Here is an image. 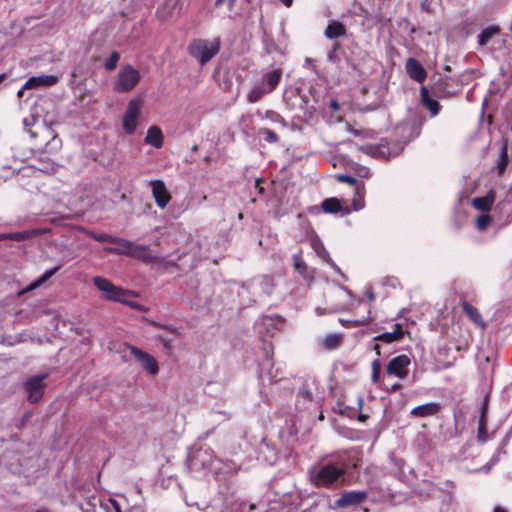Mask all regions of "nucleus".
Returning <instances> with one entry per match:
<instances>
[{
  "mask_svg": "<svg viewBox=\"0 0 512 512\" xmlns=\"http://www.w3.org/2000/svg\"><path fill=\"white\" fill-rule=\"evenodd\" d=\"M409 364L410 359L407 355H399L390 360L386 367V373L399 378H405L407 376V367Z\"/></svg>",
  "mask_w": 512,
  "mask_h": 512,
  "instance_id": "obj_10",
  "label": "nucleus"
},
{
  "mask_svg": "<svg viewBox=\"0 0 512 512\" xmlns=\"http://www.w3.org/2000/svg\"><path fill=\"white\" fill-rule=\"evenodd\" d=\"M331 107L336 110V109H338L339 105L335 100H332Z\"/></svg>",
  "mask_w": 512,
  "mask_h": 512,
  "instance_id": "obj_59",
  "label": "nucleus"
},
{
  "mask_svg": "<svg viewBox=\"0 0 512 512\" xmlns=\"http://www.w3.org/2000/svg\"><path fill=\"white\" fill-rule=\"evenodd\" d=\"M314 249L317 252V254L319 255V257H321L324 261H326V259H328V257H330L329 253L325 250L322 243L316 242L314 244Z\"/></svg>",
  "mask_w": 512,
  "mask_h": 512,
  "instance_id": "obj_38",
  "label": "nucleus"
},
{
  "mask_svg": "<svg viewBox=\"0 0 512 512\" xmlns=\"http://www.w3.org/2000/svg\"><path fill=\"white\" fill-rule=\"evenodd\" d=\"M487 409V401L484 402L482 406V414L481 418L479 420V427H478V439L479 441H486V420H485V414Z\"/></svg>",
  "mask_w": 512,
  "mask_h": 512,
  "instance_id": "obj_29",
  "label": "nucleus"
},
{
  "mask_svg": "<svg viewBox=\"0 0 512 512\" xmlns=\"http://www.w3.org/2000/svg\"><path fill=\"white\" fill-rule=\"evenodd\" d=\"M89 236L94 239L97 242L104 243V242H110L120 245V242H122V238L115 237L106 233H94L90 232Z\"/></svg>",
  "mask_w": 512,
  "mask_h": 512,
  "instance_id": "obj_28",
  "label": "nucleus"
},
{
  "mask_svg": "<svg viewBox=\"0 0 512 512\" xmlns=\"http://www.w3.org/2000/svg\"><path fill=\"white\" fill-rule=\"evenodd\" d=\"M267 117L270 118L272 121L275 122H284L283 118L276 112L273 111H267Z\"/></svg>",
  "mask_w": 512,
  "mask_h": 512,
  "instance_id": "obj_45",
  "label": "nucleus"
},
{
  "mask_svg": "<svg viewBox=\"0 0 512 512\" xmlns=\"http://www.w3.org/2000/svg\"><path fill=\"white\" fill-rule=\"evenodd\" d=\"M108 249H122V250H124V251H125V250H126V251H127V250L129 251V250H130V248H128V247H127V246H125V245H118V247H105V248H104V250H105L106 252H108Z\"/></svg>",
  "mask_w": 512,
  "mask_h": 512,
  "instance_id": "obj_49",
  "label": "nucleus"
},
{
  "mask_svg": "<svg viewBox=\"0 0 512 512\" xmlns=\"http://www.w3.org/2000/svg\"><path fill=\"white\" fill-rule=\"evenodd\" d=\"M150 186L157 206L161 209L166 208L170 202L171 195L165 183L162 180H151Z\"/></svg>",
  "mask_w": 512,
  "mask_h": 512,
  "instance_id": "obj_9",
  "label": "nucleus"
},
{
  "mask_svg": "<svg viewBox=\"0 0 512 512\" xmlns=\"http://www.w3.org/2000/svg\"><path fill=\"white\" fill-rule=\"evenodd\" d=\"M140 73L130 64L123 66L114 83V91L117 93H127L133 90L140 81Z\"/></svg>",
  "mask_w": 512,
  "mask_h": 512,
  "instance_id": "obj_3",
  "label": "nucleus"
},
{
  "mask_svg": "<svg viewBox=\"0 0 512 512\" xmlns=\"http://www.w3.org/2000/svg\"><path fill=\"white\" fill-rule=\"evenodd\" d=\"M46 377V374L35 375L28 378L25 382L24 389L28 394V401L30 403H36L42 398L45 387L44 380Z\"/></svg>",
  "mask_w": 512,
  "mask_h": 512,
  "instance_id": "obj_6",
  "label": "nucleus"
},
{
  "mask_svg": "<svg viewBox=\"0 0 512 512\" xmlns=\"http://www.w3.org/2000/svg\"><path fill=\"white\" fill-rule=\"evenodd\" d=\"M26 88H24V86L18 91V97H22L23 96V92Z\"/></svg>",
  "mask_w": 512,
  "mask_h": 512,
  "instance_id": "obj_61",
  "label": "nucleus"
},
{
  "mask_svg": "<svg viewBox=\"0 0 512 512\" xmlns=\"http://www.w3.org/2000/svg\"><path fill=\"white\" fill-rule=\"evenodd\" d=\"M404 337V332L400 331H391L385 332L375 337V340L381 341L384 343H393L395 341H399Z\"/></svg>",
  "mask_w": 512,
  "mask_h": 512,
  "instance_id": "obj_26",
  "label": "nucleus"
},
{
  "mask_svg": "<svg viewBox=\"0 0 512 512\" xmlns=\"http://www.w3.org/2000/svg\"><path fill=\"white\" fill-rule=\"evenodd\" d=\"M111 503H112L113 508L115 509V511H116V512H121L120 506H119V504L117 503V501H115V500H111Z\"/></svg>",
  "mask_w": 512,
  "mask_h": 512,
  "instance_id": "obj_51",
  "label": "nucleus"
},
{
  "mask_svg": "<svg viewBox=\"0 0 512 512\" xmlns=\"http://www.w3.org/2000/svg\"><path fill=\"white\" fill-rule=\"evenodd\" d=\"M341 342V336L338 334H329L324 339V346L327 349H335Z\"/></svg>",
  "mask_w": 512,
  "mask_h": 512,
  "instance_id": "obj_33",
  "label": "nucleus"
},
{
  "mask_svg": "<svg viewBox=\"0 0 512 512\" xmlns=\"http://www.w3.org/2000/svg\"><path fill=\"white\" fill-rule=\"evenodd\" d=\"M234 2L235 0H216L215 5L219 7L222 4H227L228 10L231 11L234 6Z\"/></svg>",
  "mask_w": 512,
  "mask_h": 512,
  "instance_id": "obj_47",
  "label": "nucleus"
},
{
  "mask_svg": "<svg viewBox=\"0 0 512 512\" xmlns=\"http://www.w3.org/2000/svg\"><path fill=\"white\" fill-rule=\"evenodd\" d=\"M500 29L498 26H489L485 28L479 35H478V43L481 46H485L495 35L499 34Z\"/></svg>",
  "mask_w": 512,
  "mask_h": 512,
  "instance_id": "obj_23",
  "label": "nucleus"
},
{
  "mask_svg": "<svg viewBox=\"0 0 512 512\" xmlns=\"http://www.w3.org/2000/svg\"><path fill=\"white\" fill-rule=\"evenodd\" d=\"M299 397L303 398L304 400L311 401L312 393L307 389L306 386H302L299 390Z\"/></svg>",
  "mask_w": 512,
  "mask_h": 512,
  "instance_id": "obj_42",
  "label": "nucleus"
},
{
  "mask_svg": "<svg viewBox=\"0 0 512 512\" xmlns=\"http://www.w3.org/2000/svg\"><path fill=\"white\" fill-rule=\"evenodd\" d=\"M368 298H369L370 301H374L375 296H374V293H373L372 290L369 291Z\"/></svg>",
  "mask_w": 512,
  "mask_h": 512,
  "instance_id": "obj_58",
  "label": "nucleus"
},
{
  "mask_svg": "<svg viewBox=\"0 0 512 512\" xmlns=\"http://www.w3.org/2000/svg\"><path fill=\"white\" fill-rule=\"evenodd\" d=\"M346 466L342 462L327 461L314 465L310 471V481L318 488H333L344 482Z\"/></svg>",
  "mask_w": 512,
  "mask_h": 512,
  "instance_id": "obj_1",
  "label": "nucleus"
},
{
  "mask_svg": "<svg viewBox=\"0 0 512 512\" xmlns=\"http://www.w3.org/2000/svg\"><path fill=\"white\" fill-rule=\"evenodd\" d=\"M58 82L54 75H39L30 77L24 84V88H36L40 86H53Z\"/></svg>",
  "mask_w": 512,
  "mask_h": 512,
  "instance_id": "obj_14",
  "label": "nucleus"
},
{
  "mask_svg": "<svg viewBox=\"0 0 512 512\" xmlns=\"http://www.w3.org/2000/svg\"><path fill=\"white\" fill-rule=\"evenodd\" d=\"M350 132L355 136H361V132L359 130L351 129Z\"/></svg>",
  "mask_w": 512,
  "mask_h": 512,
  "instance_id": "obj_57",
  "label": "nucleus"
},
{
  "mask_svg": "<svg viewBox=\"0 0 512 512\" xmlns=\"http://www.w3.org/2000/svg\"><path fill=\"white\" fill-rule=\"evenodd\" d=\"M381 372V362L379 359H376L372 362V381L376 383L379 380Z\"/></svg>",
  "mask_w": 512,
  "mask_h": 512,
  "instance_id": "obj_36",
  "label": "nucleus"
},
{
  "mask_svg": "<svg viewBox=\"0 0 512 512\" xmlns=\"http://www.w3.org/2000/svg\"><path fill=\"white\" fill-rule=\"evenodd\" d=\"M315 312H316V314H317V315L321 316V315H324V314H326V313H332L333 311H330V310H329V311H327V310H326V309H324V308L317 307V308L315 309Z\"/></svg>",
  "mask_w": 512,
  "mask_h": 512,
  "instance_id": "obj_48",
  "label": "nucleus"
},
{
  "mask_svg": "<svg viewBox=\"0 0 512 512\" xmlns=\"http://www.w3.org/2000/svg\"><path fill=\"white\" fill-rule=\"evenodd\" d=\"M326 262L334 269L336 273L341 275L346 280V276L342 273L341 269L334 263V261L330 257L326 259Z\"/></svg>",
  "mask_w": 512,
  "mask_h": 512,
  "instance_id": "obj_46",
  "label": "nucleus"
},
{
  "mask_svg": "<svg viewBox=\"0 0 512 512\" xmlns=\"http://www.w3.org/2000/svg\"><path fill=\"white\" fill-rule=\"evenodd\" d=\"M128 348L148 373L155 375L158 372V364L153 356L134 346H129Z\"/></svg>",
  "mask_w": 512,
  "mask_h": 512,
  "instance_id": "obj_11",
  "label": "nucleus"
},
{
  "mask_svg": "<svg viewBox=\"0 0 512 512\" xmlns=\"http://www.w3.org/2000/svg\"><path fill=\"white\" fill-rule=\"evenodd\" d=\"M120 245H125L128 248H130V250L124 251L122 249H108V253L117 254V255H126V256L141 260L145 263H149L153 260V257L148 252L147 245L136 244L134 242L128 241L123 238H122V242H120Z\"/></svg>",
  "mask_w": 512,
  "mask_h": 512,
  "instance_id": "obj_4",
  "label": "nucleus"
},
{
  "mask_svg": "<svg viewBox=\"0 0 512 512\" xmlns=\"http://www.w3.org/2000/svg\"><path fill=\"white\" fill-rule=\"evenodd\" d=\"M373 350L376 351L377 355L379 356L380 355V345L379 344H375L373 346Z\"/></svg>",
  "mask_w": 512,
  "mask_h": 512,
  "instance_id": "obj_55",
  "label": "nucleus"
},
{
  "mask_svg": "<svg viewBox=\"0 0 512 512\" xmlns=\"http://www.w3.org/2000/svg\"><path fill=\"white\" fill-rule=\"evenodd\" d=\"M368 497L365 491H345L340 498L335 501V507L347 508L362 504Z\"/></svg>",
  "mask_w": 512,
  "mask_h": 512,
  "instance_id": "obj_8",
  "label": "nucleus"
},
{
  "mask_svg": "<svg viewBox=\"0 0 512 512\" xmlns=\"http://www.w3.org/2000/svg\"><path fill=\"white\" fill-rule=\"evenodd\" d=\"M286 7H290L293 3V0H280Z\"/></svg>",
  "mask_w": 512,
  "mask_h": 512,
  "instance_id": "obj_54",
  "label": "nucleus"
},
{
  "mask_svg": "<svg viewBox=\"0 0 512 512\" xmlns=\"http://www.w3.org/2000/svg\"><path fill=\"white\" fill-rule=\"evenodd\" d=\"M441 405L436 402H429L417 407H414L410 414L415 417H428L433 416L439 412Z\"/></svg>",
  "mask_w": 512,
  "mask_h": 512,
  "instance_id": "obj_15",
  "label": "nucleus"
},
{
  "mask_svg": "<svg viewBox=\"0 0 512 512\" xmlns=\"http://www.w3.org/2000/svg\"><path fill=\"white\" fill-rule=\"evenodd\" d=\"M93 283L100 291L104 293V296L107 299L114 301H123L122 297L124 296L125 292L121 288L115 286L106 278L96 276L93 278Z\"/></svg>",
  "mask_w": 512,
  "mask_h": 512,
  "instance_id": "obj_7",
  "label": "nucleus"
},
{
  "mask_svg": "<svg viewBox=\"0 0 512 512\" xmlns=\"http://www.w3.org/2000/svg\"><path fill=\"white\" fill-rule=\"evenodd\" d=\"M181 11L180 0H167L162 9L158 10V14L162 19L172 17Z\"/></svg>",
  "mask_w": 512,
  "mask_h": 512,
  "instance_id": "obj_17",
  "label": "nucleus"
},
{
  "mask_svg": "<svg viewBox=\"0 0 512 512\" xmlns=\"http://www.w3.org/2000/svg\"><path fill=\"white\" fill-rule=\"evenodd\" d=\"M393 331H400V332H404L403 329H402V325L399 324V323H396L394 325V330Z\"/></svg>",
  "mask_w": 512,
  "mask_h": 512,
  "instance_id": "obj_53",
  "label": "nucleus"
},
{
  "mask_svg": "<svg viewBox=\"0 0 512 512\" xmlns=\"http://www.w3.org/2000/svg\"><path fill=\"white\" fill-rule=\"evenodd\" d=\"M363 208V204H355V209L359 210Z\"/></svg>",
  "mask_w": 512,
  "mask_h": 512,
  "instance_id": "obj_63",
  "label": "nucleus"
},
{
  "mask_svg": "<svg viewBox=\"0 0 512 512\" xmlns=\"http://www.w3.org/2000/svg\"><path fill=\"white\" fill-rule=\"evenodd\" d=\"M4 78H5V75H4V74H1V75H0V83L4 80Z\"/></svg>",
  "mask_w": 512,
  "mask_h": 512,
  "instance_id": "obj_64",
  "label": "nucleus"
},
{
  "mask_svg": "<svg viewBox=\"0 0 512 512\" xmlns=\"http://www.w3.org/2000/svg\"><path fill=\"white\" fill-rule=\"evenodd\" d=\"M337 179L340 181V182H343V183H348L350 185H355L357 183V180L352 177V176H349V175H344V174H339L337 176Z\"/></svg>",
  "mask_w": 512,
  "mask_h": 512,
  "instance_id": "obj_41",
  "label": "nucleus"
},
{
  "mask_svg": "<svg viewBox=\"0 0 512 512\" xmlns=\"http://www.w3.org/2000/svg\"><path fill=\"white\" fill-rule=\"evenodd\" d=\"M262 134L264 135V140L269 142V143H275L278 141V136L277 134L270 130V129H264L262 131Z\"/></svg>",
  "mask_w": 512,
  "mask_h": 512,
  "instance_id": "obj_37",
  "label": "nucleus"
},
{
  "mask_svg": "<svg viewBox=\"0 0 512 512\" xmlns=\"http://www.w3.org/2000/svg\"><path fill=\"white\" fill-rule=\"evenodd\" d=\"M339 48V45L338 44H334L333 46V49L331 51H329L328 55H327V58H328V61L332 62V63H336L337 62V56H336V50Z\"/></svg>",
  "mask_w": 512,
  "mask_h": 512,
  "instance_id": "obj_44",
  "label": "nucleus"
},
{
  "mask_svg": "<svg viewBox=\"0 0 512 512\" xmlns=\"http://www.w3.org/2000/svg\"><path fill=\"white\" fill-rule=\"evenodd\" d=\"M321 207L324 212L332 214L338 213L342 209L340 201L337 198L333 197L325 199L322 202Z\"/></svg>",
  "mask_w": 512,
  "mask_h": 512,
  "instance_id": "obj_25",
  "label": "nucleus"
},
{
  "mask_svg": "<svg viewBox=\"0 0 512 512\" xmlns=\"http://www.w3.org/2000/svg\"><path fill=\"white\" fill-rule=\"evenodd\" d=\"M357 149L368 155H375L377 148L372 145L358 146Z\"/></svg>",
  "mask_w": 512,
  "mask_h": 512,
  "instance_id": "obj_43",
  "label": "nucleus"
},
{
  "mask_svg": "<svg viewBox=\"0 0 512 512\" xmlns=\"http://www.w3.org/2000/svg\"><path fill=\"white\" fill-rule=\"evenodd\" d=\"M33 121H34V118H31V120L29 118H24L23 124H24V126H30Z\"/></svg>",
  "mask_w": 512,
  "mask_h": 512,
  "instance_id": "obj_52",
  "label": "nucleus"
},
{
  "mask_svg": "<svg viewBox=\"0 0 512 512\" xmlns=\"http://www.w3.org/2000/svg\"><path fill=\"white\" fill-rule=\"evenodd\" d=\"M28 237H29L28 231L0 234V240L10 239V240L18 241V242L23 241V240L27 239Z\"/></svg>",
  "mask_w": 512,
  "mask_h": 512,
  "instance_id": "obj_34",
  "label": "nucleus"
},
{
  "mask_svg": "<svg viewBox=\"0 0 512 512\" xmlns=\"http://www.w3.org/2000/svg\"><path fill=\"white\" fill-rule=\"evenodd\" d=\"M59 270V266L54 267L50 270H47L42 276H40L37 280L32 282L29 286V289H35L45 283L48 279H50L57 271Z\"/></svg>",
  "mask_w": 512,
  "mask_h": 512,
  "instance_id": "obj_30",
  "label": "nucleus"
},
{
  "mask_svg": "<svg viewBox=\"0 0 512 512\" xmlns=\"http://www.w3.org/2000/svg\"><path fill=\"white\" fill-rule=\"evenodd\" d=\"M39 169L41 171H44L46 173H51L56 170V165L53 162H43L41 161Z\"/></svg>",
  "mask_w": 512,
  "mask_h": 512,
  "instance_id": "obj_40",
  "label": "nucleus"
},
{
  "mask_svg": "<svg viewBox=\"0 0 512 512\" xmlns=\"http://www.w3.org/2000/svg\"><path fill=\"white\" fill-rule=\"evenodd\" d=\"M401 387V385L399 383H395L394 385H392L391 387V391H396L397 389H399Z\"/></svg>",
  "mask_w": 512,
  "mask_h": 512,
  "instance_id": "obj_56",
  "label": "nucleus"
},
{
  "mask_svg": "<svg viewBox=\"0 0 512 512\" xmlns=\"http://www.w3.org/2000/svg\"><path fill=\"white\" fill-rule=\"evenodd\" d=\"M282 77L281 69H274L263 75L261 79V83L265 86V88L270 92H272L280 82Z\"/></svg>",
  "mask_w": 512,
  "mask_h": 512,
  "instance_id": "obj_16",
  "label": "nucleus"
},
{
  "mask_svg": "<svg viewBox=\"0 0 512 512\" xmlns=\"http://www.w3.org/2000/svg\"><path fill=\"white\" fill-rule=\"evenodd\" d=\"M356 194H357L359 197H361V198H362V197H363V195H364V186H361V187H360V186H358V187L356 188Z\"/></svg>",
  "mask_w": 512,
  "mask_h": 512,
  "instance_id": "obj_50",
  "label": "nucleus"
},
{
  "mask_svg": "<svg viewBox=\"0 0 512 512\" xmlns=\"http://www.w3.org/2000/svg\"><path fill=\"white\" fill-rule=\"evenodd\" d=\"M220 39H194L188 47L189 54L195 58L200 65H205L220 51Z\"/></svg>",
  "mask_w": 512,
  "mask_h": 512,
  "instance_id": "obj_2",
  "label": "nucleus"
},
{
  "mask_svg": "<svg viewBox=\"0 0 512 512\" xmlns=\"http://www.w3.org/2000/svg\"><path fill=\"white\" fill-rule=\"evenodd\" d=\"M463 310L467 314V316L470 318V320L473 321L475 324L479 325L480 327L485 326L482 316L479 313V311L477 310V308H475L471 304L465 302L463 304Z\"/></svg>",
  "mask_w": 512,
  "mask_h": 512,
  "instance_id": "obj_21",
  "label": "nucleus"
},
{
  "mask_svg": "<svg viewBox=\"0 0 512 512\" xmlns=\"http://www.w3.org/2000/svg\"><path fill=\"white\" fill-rule=\"evenodd\" d=\"M143 100L140 98L132 99L127 107L123 118V127L128 134H132L138 125Z\"/></svg>",
  "mask_w": 512,
  "mask_h": 512,
  "instance_id": "obj_5",
  "label": "nucleus"
},
{
  "mask_svg": "<svg viewBox=\"0 0 512 512\" xmlns=\"http://www.w3.org/2000/svg\"><path fill=\"white\" fill-rule=\"evenodd\" d=\"M268 93L269 91L265 88V86L261 82H258L252 87L251 91L249 92L248 101L250 103H256L262 98V96Z\"/></svg>",
  "mask_w": 512,
  "mask_h": 512,
  "instance_id": "obj_22",
  "label": "nucleus"
},
{
  "mask_svg": "<svg viewBox=\"0 0 512 512\" xmlns=\"http://www.w3.org/2000/svg\"><path fill=\"white\" fill-rule=\"evenodd\" d=\"M492 200L488 197H479L473 199V206L481 211H487L492 205Z\"/></svg>",
  "mask_w": 512,
  "mask_h": 512,
  "instance_id": "obj_31",
  "label": "nucleus"
},
{
  "mask_svg": "<svg viewBox=\"0 0 512 512\" xmlns=\"http://www.w3.org/2000/svg\"><path fill=\"white\" fill-rule=\"evenodd\" d=\"M214 459L210 454L209 449H200L196 452L193 458L190 461L192 468H197L201 466L203 469L210 468L213 466Z\"/></svg>",
  "mask_w": 512,
  "mask_h": 512,
  "instance_id": "obj_13",
  "label": "nucleus"
},
{
  "mask_svg": "<svg viewBox=\"0 0 512 512\" xmlns=\"http://www.w3.org/2000/svg\"><path fill=\"white\" fill-rule=\"evenodd\" d=\"M421 100L424 106L431 112L433 116H436L440 110V104L437 100L430 98L429 91L426 87H422L420 91Z\"/></svg>",
  "mask_w": 512,
  "mask_h": 512,
  "instance_id": "obj_19",
  "label": "nucleus"
},
{
  "mask_svg": "<svg viewBox=\"0 0 512 512\" xmlns=\"http://www.w3.org/2000/svg\"><path fill=\"white\" fill-rule=\"evenodd\" d=\"M340 288H341L342 290H344L345 292H347L348 294H350V293H351V292H350V290H349V289H347L346 287H344L343 285H340Z\"/></svg>",
  "mask_w": 512,
  "mask_h": 512,
  "instance_id": "obj_62",
  "label": "nucleus"
},
{
  "mask_svg": "<svg viewBox=\"0 0 512 512\" xmlns=\"http://www.w3.org/2000/svg\"><path fill=\"white\" fill-rule=\"evenodd\" d=\"M294 266L295 269L304 276V272L307 269V266L300 257L294 256Z\"/></svg>",
  "mask_w": 512,
  "mask_h": 512,
  "instance_id": "obj_39",
  "label": "nucleus"
},
{
  "mask_svg": "<svg viewBox=\"0 0 512 512\" xmlns=\"http://www.w3.org/2000/svg\"><path fill=\"white\" fill-rule=\"evenodd\" d=\"M406 71L413 80L419 83H422L427 76V73L423 66L414 58H409L407 60Z\"/></svg>",
  "mask_w": 512,
  "mask_h": 512,
  "instance_id": "obj_12",
  "label": "nucleus"
},
{
  "mask_svg": "<svg viewBox=\"0 0 512 512\" xmlns=\"http://www.w3.org/2000/svg\"><path fill=\"white\" fill-rule=\"evenodd\" d=\"M494 512H507L505 509L501 508V507H496L494 509Z\"/></svg>",
  "mask_w": 512,
  "mask_h": 512,
  "instance_id": "obj_60",
  "label": "nucleus"
},
{
  "mask_svg": "<svg viewBox=\"0 0 512 512\" xmlns=\"http://www.w3.org/2000/svg\"><path fill=\"white\" fill-rule=\"evenodd\" d=\"M508 163V149H507V143L503 142L500 149V155L496 164V168L498 169L499 173H503L504 170L507 167Z\"/></svg>",
  "mask_w": 512,
  "mask_h": 512,
  "instance_id": "obj_27",
  "label": "nucleus"
},
{
  "mask_svg": "<svg viewBox=\"0 0 512 512\" xmlns=\"http://www.w3.org/2000/svg\"><path fill=\"white\" fill-rule=\"evenodd\" d=\"M145 142L155 148H161L163 145V134L161 130L156 126L150 127L147 131Z\"/></svg>",
  "mask_w": 512,
  "mask_h": 512,
  "instance_id": "obj_18",
  "label": "nucleus"
},
{
  "mask_svg": "<svg viewBox=\"0 0 512 512\" xmlns=\"http://www.w3.org/2000/svg\"><path fill=\"white\" fill-rule=\"evenodd\" d=\"M491 222V217L488 214H481L477 217L476 226L480 231L485 230Z\"/></svg>",
  "mask_w": 512,
  "mask_h": 512,
  "instance_id": "obj_35",
  "label": "nucleus"
},
{
  "mask_svg": "<svg viewBox=\"0 0 512 512\" xmlns=\"http://www.w3.org/2000/svg\"><path fill=\"white\" fill-rule=\"evenodd\" d=\"M346 33L345 26L339 21H330L326 30L325 36L328 39H337Z\"/></svg>",
  "mask_w": 512,
  "mask_h": 512,
  "instance_id": "obj_20",
  "label": "nucleus"
},
{
  "mask_svg": "<svg viewBox=\"0 0 512 512\" xmlns=\"http://www.w3.org/2000/svg\"><path fill=\"white\" fill-rule=\"evenodd\" d=\"M119 60H120L119 52L113 51L110 54V56L108 57V59L105 61L104 68L107 71H113L117 67Z\"/></svg>",
  "mask_w": 512,
  "mask_h": 512,
  "instance_id": "obj_32",
  "label": "nucleus"
},
{
  "mask_svg": "<svg viewBox=\"0 0 512 512\" xmlns=\"http://www.w3.org/2000/svg\"><path fill=\"white\" fill-rule=\"evenodd\" d=\"M255 285H257L260 290L267 295H270L274 289L273 280L268 276H261L255 279Z\"/></svg>",
  "mask_w": 512,
  "mask_h": 512,
  "instance_id": "obj_24",
  "label": "nucleus"
}]
</instances>
